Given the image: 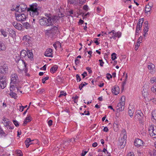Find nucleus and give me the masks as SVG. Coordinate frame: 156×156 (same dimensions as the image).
I'll use <instances>...</instances> for the list:
<instances>
[{"instance_id": "obj_54", "label": "nucleus", "mask_w": 156, "mask_h": 156, "mask_svg": "<svg viewBox=\"0 0 156 156\" xmlns=\"http://www.w3.org/2000/svg\"><path fill=\"white\" fill-rule=\"evenodd\" d=\"M99 61L100 62V65L101 66H103L104 64V62H103L102 60L99 59Z\"/></svg>"}, {"instance_id": "obj_9", "label": "nucleus", "mask_w": 156, "mask_h": 156, "mask_svg": "<svg viewBox=\"0 0 156 156\" xmlns=\"http://www.w3.org/2000/svg\"><path fill=\"white\" fill-rule=\"evenodd\" d=\"M143 143L141 140L138 138L136 139L134 141V144L137 147L143 146Z\"/></svg>"}, {"instance_id": "obj_63", "label": "nucleus", "mask_w": 156, "mask_h": 156, "mask_svg": "<svg viewBox=\"0 0 156 156\" xmlns=\"http://www.w3.org/2000/svg\"><path fill=\"white\" fill-rule=\"evenodd\" d=\"M155 129L154 130H153L152 132V134H154V135H156V127L155 126ZM152 136H153V134H152Z\"/></svg>"}, {"instance_id": "obj_25", "label": "nucleus", "mask_w": 156, "mask_h": 156, "mask_svg": "<svg viewBox=\"0 0 156 156\" xmlns=\"http://www.w3.org/2000/svg\"><path fill=\"white\" fill-rule=\"evenodd\" d=\"M151 5H146L145 6V12L147 13L148 12H150L151 10Z\"/></svg>"}, {"instance_id": "obj_3", "label": "nucleus", "mask_w": 156, "mask_h": 156, "mask_svg": "<svg viewBox=\"0 0 156 156\" xmlns=\"http://www.w3.org/2000/svg\"><path fill=\"white\" fill-rule=\"evenodd\" d=\"M58 30V27L56 26H53L50 29L45 30V33L47 35H49L51 34H55L57 33Z\"/></svg>"}, {"instance_id": "obj_50", "label": "nucleus", "mask_w": 156, "mask_h": 156, "mask_svg": "<svg viewBox=\"0 0 156 156\" xmlns=\"http://www.w3.org/2000/svg\"><path fill=\"white\" fill-rule=\"evenodd\" d=\"M107 79L109 80L111 78H112V76L109 73H107L106 74Z\"/></svg>"}, {"instance_id": "obj_36", "label": "nucleus", "mask_w": 156, "mask_h": 156, "mask_svg": "<svg viewBox=\"0 0 156 156\" xmlns=\"http://www.w3.org/2000/svg\"><path fill=\"white\" fill-rule=\"evenodd\" d=\"M19 7H17V5L16 6H13L12 7V11H15L16 12H18L17 10H18Z\"/></svg>"}, {"instance_id": "obj_2", "label": "nucleus", "mask_w": 156, "mask_h": 156, "mask_svg": "<svg viewBox=\"0 0 156 156\" xmlns=\"http://www.w3.org/2000/svg\"><path fill=\"white\" fill-rule=\"evenodd\" d=\"M121 135H123L122 137L119 138V145L121 148H123L125 146L126 143V130L123 129L122 130Z\"/></svg>"}, {"instance_id": "obj_16", "label": "nucleus", "mask_w": 156, "mask_h": 156, "mask_svg": "<svg viewBox=\"0 0 156 156\" xmlns=\"http://www.w3.org/2000/svg\"><path fill=\"white\" fill-rule=\"evenodd\" d=\"M122 98H123L124 99H125V97L124 96H122L121 99V101L117 104L118 107H122L124 106L125 102L124 101H122Z\"/></svg>"}, {"instance_id": "obj_8", "label": "nucleus", "mask_w": 156, "mask_h": 156, "mask_svg": "<svg viewBox=\"0 0 156 156\" xmlns=\"http://www.w3.org/2000/svg\"><path fill=\"white\" fill-rule=\"evenodd\" d=\"M19 82V78L16 74L12 75L10 85L17 84Z\"/></svg>"}, {"instance_id": "obj_40", "label": "nucleus", "mask_w": 156, "mask_h": 156, "mask_svg": "<svg viewBox=\"0 0 156 156\" xmlns=\"http://www.w3.org/2000/svg\"><path fill=\"white\" fill-rule=\"evenodd\" d=\"M73 14L74 13L73 12V10H71L68 12L67 14L68 16L73 17V16H72V15H73Z\"/></svg>"}, {"instance_id": "obj_48", "label": "nucleus", "mask_w": 156, "mask_h": 156, "mask_svg": "<svg viewBox=\"0 0 156 156\" xmlns=\"http://www.w3.org/2000/svg\"><path fill=\"white\" fill-rule=\"evenodd\" d=\"M44 90L43 89H39L37 90V93H38L41 94L43 93L44 91Z\"/></svg>"}, {"instance_id": "obj_6", "label": "nucleus", "mask_w": 156, "mask_h": 156, "mask_svg": "<svg viewBox=\"0 0 156 156\" xmlns=\"http://www.w3.org/2000/svg\"><path fill=\"white\" fill-rule=\"evenodd\" d=\"M8 66L6 64H4L0 66V73L2 74H5L8 73ZM1 76H5L4 75H2L0 74Z\"/></svg>"}, {"instance_id": "obj_15", "label": "nucleus", "mask_w": 156, "mask_h": 156, "mask_svg": "<svg viewBox=\"0 0 156 156\" xmlns=\"http://www.w3.org/2000/svg\"><path fill=\"white\" fill-rule=\"evenodd\" d=\"M147 89H144L142 91V94L144 98H147L148 99L149 97V95L147 93Z\"/></svg>"}, {"instance_id": "obj_23", "label": "nucleus", "mask_w": 156, "mask_h": 156, "mask_svg": "<svg viewBox=\"0 0 156 156\" xmlns=\"http://www.w3.org/2000/svg\"><path fill=\"white\" fill-rule=\"evenodd\" d=\"M31 117L30 116L27 117L23 122V125L25 126L27 122H30L31 121Z\"/></svg>"}, {"instance_id": "obj_1", "label": "nucleus", "mask_w": 156, "mask_h": 156, "mask_svg": "<svg viewBox=\"0 0 156 156\" xmlns=\"http://www.w3.org/2000/svg\"><path fill=\"white\" fill-rule=\"evenodd\" d=\"M28 11H30V15L33 17L32 23H35V21L39 22L40 24L45 27H50L54 25L59 20V17L52 15L51 14L45 13L46 17H42L40 19V8L36 3H33L30 5V8H28Z\"/></svg>"}, {"instance_id": "obj_42", "label": "nucleus", "mask_w": 156, "mask_h": 156, "mask_svg": "<svg viewBox=\"0 0 156 156\" xmlns=\"http://www.w3.org/2000/svg\"><path fill=\"white\" fill-rule=\"evenodd\" d=\"M90 14V13L89 12H88L87 14H84V13L82 12L80 14V15H82V16L83 17V19H84V17H85L86 16H89Z\"/></svg>"}, {"instance_id": "obj_57", "label": "nucleus", "mask_w": 156, "mask_h": 156, "mask_svg": "<svg viewBox=\"0 0 156 156\" xmlns=\"http://www.w3.org/2000/svg\"><path fill=\"white\" fill-rule=\"evenodd\" d=\"M52 121L51 120H49L48 122V124L49 126H50L52 125Z\"/></svg>"}, {"instance_id": "obj_44", "label": "nucleus", "mask_w": 156, "mask_h": 156, "mask_svg": "<svg viewBox=\"0 0 156 156\" xmlns=\"http://www.w3.org/2000/svg\"><path fill=\"white\" fill-rule=\"evenodd\" d=\"M12 121L16 127H17L19 126V125L18 124V122L16 120H13Z\"/></svg>"}, {"instance_id": "obj_34", "label": "nucleus", "mask_w": 156, "mask_h": 156, "mask_svg": "<svg viewBox=\"0 0 156 156\" xmlns=\"http://www.w3.org/2000/svg\"><path fill=\"white\" fill-rule=\"evenodd\" d=\"M80 114L82 115H90V113L88 111H86V110H84L83 112H80Z\"/></svg>"}, {"instance_id": "obj_43", "label": "nucleus", "mask_w": 156, "mask_h": 156, "mask_svg": "<svg viewBox=\"0 0 156 156\" xmlns=\"http://www.w3.org/2000/svg\"><path fill=\"white\" fill-rule=\"evenodd\" d=\"M49 78V77L48 76L43 78L42 79V83H45V81L47 80H48Z\"/></svg>"}, {"instance_id": "obj_19", "label": "nucleus", "mask_w": 156, "mask_h": 156, "mask_svg": "<svg viewBox=\"0 0 156 156\" xmlns=\"http://www.w3.org/2000/svg\"><path fill=\"white\" fill-rule=\"evenodd\" d=\"M34 141L33 140H31L30 138H27L25 142V143L27 148L29 147L30 145V143Z\"/></svg>"}, {"instance_id": "obj_37", "label": "nucleus", "mask_w": 156, "mask_h": 156, "mask_svg": "<svg viewBox=\"0 0 156 156\" xmlns=\"http://www.w3.org/2000/svg\"><path fill=\"white\" fill-rule=\"evenodd\" d=\"M116 54L115 53H113L112 54V59L113 60H114L116 58Z\"/></svg>"}, {"instance_id": "obj_22", "label": "nucleus", "mask_w": 156, "mask_h": 156, "mask_svg": "<svg viewBox=\"0 0 156 156\" xmlns=\"http://www.w3.org/2000/svg\"><path fill=\"white\" fill-rule=\"evenodd\" d=\"M58 68V66L57 65H54L50 69V72L52 73H55L57 70Z\"/></svg>"}, {"instance_id": "obj_47", "label": "nucleus", "mask_w": 156, "mask_h": 156, "mask_svg": "<svg viewBox=\"0 0 156 156\" xmlns=\"http://www.w3.org/2000/svg\"><path fill=\"white\" fill-rule=\"evenodd\" d=\"M76 77L77 82H80L81 80L80 77L78 74L76 75Z\"/></svg>"}, {"instance_id": "obj_45", "label": "nucleus", "mask_w": 156, "mask_h": 156, "mask_svg": "<svg viewBox=\"0 0 156 156\" xmlns=\"http://www.w3.org/2000/svg\"><path fill=\"white\" fill-rule=\"evenodd\" d=\"M148 27H144V33H147L148 31Z\"/></svg>"}, {"instance_id": "obj_55", "label": "nucleus", "mask_w": 156, "mask_h": 156, "mask_svg": "<svg viewBox=\"0 0 156 156\" xmlns=\"http://www.w3.org/2000/svg\"><path fill=\"white\" fill-rule=\"evenodd\" d=\"M75 62L76 65H77L80 63V60L76 58L75 60Z\"/></svg>"}, {"instance_id": "obj_52", "label": "nucleus", "mask_w": 156, "mask_h": 156, "mask_svg": "<svg viewBox=\"0 0 156 156\" xmlns=\"http://www.w3.org/2000/svg\"><path fill=\"white\" fill-rule=\"evenodd\" d=\"M83 9L86 11H87L88 10V6L87 5H84L83 6Z\"/></svg>"}, {"instance_id": "obj_5", "label": "nucleus", "mask_w": 156, "mask_h": 156, "mask_svg": "<svg viewBox=\"0 0 156 156\" xmlns=\"http://www.w3.org/2000/svg\"><path fill=\"white\" fill-rule=\"evenodd\" d=\"M7 78L5 76H0V90L4 89L6 86Z\"/></svg>"}, {"instance_id": "obj_31", "label": "nucleus", "mask_w": 156, "mask_h": 156, "mask_svg": "<svg viewBox=\"0 0 156 156\" xmlns=\"http://www.w3.org/2000/svg\"><path fill=\"white\" fill-rule=\"evenodd\" d=\"M7 121H6L5 122H4L5 123V124H4V126L6 127L7 128V129H8V126L9 125H11V124L12 123L11 122L8 120V119H7Z\"/></svg>"}, {"instance_id": "obj_28", "label": "nucleus", "mask_w": 156, "mask_h": 156, "mask_svg": "<svg viewBox=\"0 0 156 156\" xmlns=\"http://www.w3.org/2000/svg\"><path fill=\"white\" fill-rule=\"evenodd\" d=\"M127 77H128L127 75V74H126V76H125V77H126L125 79V80L122 83V89H123L124 87V86H125V85H126V82L127 80Z\"/></svg>"}, {"instance_id": "obj_39", "label": "nucleus", "mask_w": 156, "mask_h": 156, "mask_svg": "<svg viewBox=\"0 0 156 156\" xmlns=\"http://www.w3.org/2000/svg\"><path fill=\"white\" fill-rule=\"evenodd\" d=\"M151 90L153 92L156 93V84L154 85L153 87L151 88Z\"/></svg>"}, {"instance_id": "obj_11", "label": "nucleus", "mask_w": 156, "mask_h": 156, "mask_svg": "<svg viewBox=\"0 0 156 156\" xmlns=\"http://www.w3.org/2000/svg\"><path fill=\"white\" fill-rule=\"evenodd\" d=\"M112 91L115 95H117L119 93V88L118 86H115L112 89Z\"/></svg>"}, {"instance_id": "obj_14", "label": "nucleus", "mask_w": 156, "mask_h": 156, "mask_svg": "<svg viewBox=\"0 0 156 156\" xmlns=\"http://www.w3.org/2000/svg\"><path fill=\"white\" fill-rule=\"evenodd\" d=\"M17 87L18 86L16 84H12V85H10V91H13L15 93L17 92V90H18V89L17 88Z\"/></svg>"}, {"instance_id": "obj_60", "label": "nucleus", "mask_w": 156, "mask_h": 156, "mask_svg": "<svg viewBox=\"0 0 156 156\" xmlns=\"http://www.w3.org/2000/svg\"><path fill=\"white\" fill-rule=\"evenodd\" d=\"M27 37H28V36L27 35H25L23 37V40H24L25 41H27Z\"/></svg>"}, {"instance_id": "obj_10", "label": "nucleus", "mask_w": 156, "mask_h": 156, "mask_svg": "<svg viewBox=\"0 0 156 156\" xmlns=\"http://www.w3.org/2000/svg\"><path fill=\"white\" fill-rule=\"evenodd\" d=\"M148 68L150 70V73L151 74H153L155 72V66L153 64L150 63L148 65Z\"/></svg>"}, {"instance_id": "obj_17", "label": "nucleus", "mask_w": 156, "mask_h": 156, "mask_svg": "<svg viewBox=\"0 0 156 156\" xmlns=\"http://www.w3.org/2000/svg\"><path fill=\"white\" fill-rule=\"evenodd\" d=\"M6 45L2 41H0V51H5L6 49Z\"/></svg>"}, {"instance_id": "obj_35", "label": "nucleus", "mask_w": 156, "mask_h": 156, "mask_svg": "<svg viewBox=\"0 0 156 156\" xmlns=\"http://www.w3.org/2000/svg\"><path fill=\"white\" fill-rule=\"evenodd\" d=\"M128 112L129 115L131 117L133 115L134 112V110L133 109H132V110L129 109Z\"/></svg>"}, {"instance_id": "obj_21", "label": "nucleus", "mask_w": 156, "mask_h": 156, "mask_svg": "<svg viewBox=\"0 0 156 156\" xmlns=\"http://www.w3.org/2000/svg\"><path fill=\"white\" fill-rule=\"evenodd\" d=\"M23 26L27 30L31 29V25L28 22H25L23 23Z\"/></svg>"}, {"instance_id": "obj_58", "label": "nucleus", "mask_w": 156, "mask_h": 156, "mask_svg": "<svg viewBox=\"0 0 156 156\" xmlns=\"http://www.w3.org/2000/svg\"><path fill=\"white\" fill-rule=\"evenodd\" d=\"M43 142L44 143V145L47 144L48 143V141H47V139H45L44 140H43Z\"/></svg>"}, {"instance_id": "obj_12", "label": "nucleus", "mask_w": 156, "mask_h": 156, "mask_svg": "<svg viewBox=\"0 0 156 156\" xmlns=\"http://www.w3.org/2000/svg\"><path fill=\"white\" fill-rule=\"evenodd\" d=\"M52 52V49H48L46 51L44 55L47 57H52L53 56Z\"/></svg>"}, {"instance_id": "obj_59", "label": "nucleus", "mask_w": 156, "mask_h": 156, "mask_svg": "<svg viewBox=\"0 0 156 156\" xmlns=\"http://www.w3.org/2000/svg\"><path fill=\"white\" fill-rule=\"evenodd\" d=\"M86 69L88 71L89 73H92V70L90 69V68L89 67H87L86 68Z\"/></svg>"}, {"instance_id": "obj_26", "label": "nucleus", "mask_w": 156, "mask_h": 156, "mask_svg": "<svg viewBox=\"0 0 156 156\" xmlns=\"http://www.w3.org/2000/svg\"><path fill=\"white\" fill-rule=\"evenodd\" d=\"M0 32L2 35L4 37L7 36L8 33L6 32L3 29H1L0 30Z\"/></svg>"}, {"instance_id": "obj_41", "label": "nucleus", "mask_w": 156, "mask_h": 156, "mask_svg": "<svg viewBox=\"0 0 156 156\" xmlns=\"http://www.w3.org/2000/svg\"><path fill=\"white\" fill-rule=\"evenodd\" d=\"M124 110V108H117L116 112L117 113L119 112L120 111H122Z\"/></svg>"}, {"instance_id": "obj_4", "label": "nucleus", "mask_w": 156, "mask_h": 156, "mask_svg": "<svg viewBox=\"0 0 156 156\" xmlns=\"http://www.w3.org/2000/svg\"><path fill=\"white\" fill-rule=\"evenodd\" d=\"M15 17L16 20L18 21H23L27 18V15L25 14L19 13L15 14Z\"/></svg>"}, {"instance_id": "obj_61", "label": "nucleus", "mask_w": 156, "mask_h": 156, "mask_svg": "<svg viewBox=\"0 0 156 156\" xmlns=\"http://www.w3.org/2000/svg\"><path fill=\"white\" fill-rule=\"evenodd\" d=\"M18 23H17L16 22H13L12 23V25L15 27L18 24Z\"/></svg>"}, {"instance_id": "obj_51", "label": "nucleus", "mask_w": 156, "mask_h": 156, "mask_svg": "<svg viewBox=\"0 0 156 156\" xmlns=\"http://www.w3.org/2000/svg\"><path fill=\"white\" fill-rule=\"evenodd\" d=\"M0 134L2 135V136H4L5 137L7 135V134L5 133L4 131H2L0 133Z\"/></svg>"}, {"instance_id": "obj_49", "label": "nucleus", "mask_w": 156, "mask_h": 156, "mask_svg": "<svg viewBox=\"0 0 156 156\" xmlns=\"http://www.w3.org/2000/svg\"><path fill=\"white\" fill-rule=\"evenodd\" d=\"M151 82L152 83H153L154 82L156 83V78H152L151 80Z\"/></svg>"}, {"instance_id": "obj_29", "label": "nucleus", "mask_w": 156, "mask_h": 156, "mask_svg": "<svg viewBox=\"0 0 156 156\" xmlns=\"http://www.w3.org/2000/svg\"><path fill=\"white\" fill-rule=\"evenodd\" d=\"M22 27L23 26L22 25L18 23L15 27V28L19 30H22Z\"/></svg>"}, {"instance_id": "obj_20", "label": "nucleus", "mask_w": 156, "mask_h": 156, "mask_svg": "<svg viewBox=\"0 0 156 156\" xmlns=\"http://www.w3.org/2000/svg\"><path fill=\"white\" fill-rule=\"evenodd\" d=\"M142 25H137L136 28V34L137 35L139 33V31L141 30Z\"/></svg>"}, {"instance_id": "obj_46", "label": "nucleus", "mask_w": 156, "mask_h": 156, "mask_svg": "<svg viewBox=\"0 0 156 156\" xmlns=\"http://www.w3.org/2000/svg\"><path fill=\"white\" fill-rule=\"evenodd\" d=\"M66 92H64L63 91H61V94L58 96L59 97H61L62 96H65L66 95Z\"/></svg>"}, {"instance_id": "obj_64", "label": "nucleus", "mask_w": 156, "mask_h": 156, "mask_svg": "<svg viewBox=\"0 0 156 156\" xmlns=\"http://www.w3.org/2000/svg\"><path fill=\"white\" fill-rule=\"evenodd\" d=\"M87 152V151H83L81 153V156H84Z\"/></svg>"}, {"instance_id": "obj_62", "label": "nucleus", "mask_w": 156, "mask_h": 156, "mask_svg": "<svg viewBox=\"0 0 156 156\" xmlns=\"http://www.w3.org/2000/svg\"><path fill=\"white\" fill-rule=\"evenodd\" d=\"M144 27H148V22L147 21H146L144 23Z\"/></svg>"}, {"instance_id": "obj_56", "label": "nucleus", "mask_w": 156, "mask_h": 156, "mask_svg": "<svg viewBox=\"0 0 156 156\" xmlns=\"http://www.w3.org/2000/svg\"><path fill=\"white\" fill-rule=\"evenodd\" d=\"M21 88L22 87H19L18 86L17 88V89H18V90H17V92H18L19 91L21 93H22V91L21 90Z\"/></svg>"}, {"instance_id": "obj_33", "label": "nucleus", "mask_w": 156, "mask_h": 156, "mask_svg": "<svg viewBox=\"0 0 156 156\" xmlns=\"http://www.w3.org/2000/svg\"><path fill=\"white\" fill-rule=\"evenodd\" d=\"M152 114L153 118L154 120H156V110L153 111Z\"/></svg>"}, {"instance_id": "obj_53", "label": "nucleus", "mask_w": 156, "mask_h": 156, "mask_svg": "<svg viewBox=\"0 0 156 156\" xmlns=\"http://www.w3.org/2000/svg\"><path fill=\"white\" fill-rule=\"evenodd\" d=\"M141 113H140L139 112L138 113L136 114L135 117H137L138 119H140V118H138V117H141V116H142V115H141Z\"/></svg>"}, {"instance_id": "obj_38", "label": "nucleus", "mask_w": 156, "mask_h": 156, "mask_svg": "<svg viewBox=\"0 0 156 156\" xmlns=\"http://www.w3.org/2000/svg\"><path fill=\"white\" fill-rule=\"evenodd\" d=\"M63 80H64V78H63V77H61L59 76H58L57 80L58 82H63Z\"/></svg>"}, {"instance_id": "obj_7", "label": "nucleus", "mask_w": 156, "mask_h": 156, "mask_svg": "<svg viewBox=\"0 0 156 156\" xmlns=\"http://www.w3.org/2000/svg\"><path fill=\"white\" fill-rule=\"evenodd\" d=\"M31 5H30V6ZM17 7H19L18 10H17L18 12L20 13L24 11L26 9H27V11H29V12L30 13V11H28V8H30H30H27V5L24 3H22L20 4V5H17Z\"/></svg>"}, {"instance_id": "obj_30", "label": "nucleus", "mask_w": 156, "mask_h": 156, "mask_svg": "<svg viewBox=\"0 0 156 156\" xmlns=\"http://www.w3.org/2000/svg\"><path fill=\"white\" fill-rule=\"evenodd\" d=\"M9 34L10 36L13 38L15 37L16 36V32L13 30H10Z\"/></svg>"}, {"instance_id": "obj_24", "label": "nucleus", "mask_w": 156, "mask_h": 156, "mask_svg": "<svg viewBox=\"0 0 156 156\" xmlns=\"http://www.w3.org/2000/svg\"><path fill=\"white\" fill-rule=\"evenodd\" d=\"M9 94L12 98L14 99H16L17 97V94L13 91H10Z\"/></svg>"}, {"instance_id": "obj_27", "label": "nucleus", "mask_w": 156, "mask_h": 156, "mask_svg": "<svg viewBox=\"0 0 156 156\" xmlns=\"http://www.w3.org/2000/svg\"><path fill=\"white\" fill-rule=\"evenodd\" d=\"M27 55L28 58H32L33 56V55L32 51L30 50H29L27 51Z\"/></svg>"}, {"instance_id": "obj_32", "label": "nucleus", "mask_w": 156, "mask_h": 156, "mask_svg": "<svg viewBox=\"0 0 156 156\" xmlns=\"http://www.w3.org/2000/svg\"><path fill=\"white\" fill-rule=\"evenodd\" d=\"M154 125H151L148 128V130L150 135H151V132L152 130H153L152 129H154Z\"/></svg>"}, {"instance_id": "obj_13", "label": "nucleus", "mask_w": 156, "mask_h": 156, "mask_svg": "<svg viewBox=\"0 0 156 156\" xmlns=\"http://www.w3.org/2000/svg\"><path fill=\"white\" fill-rule=\"evenodd\" d=\"M112 34L113 35L118 37V38L120 37L121 36L122 33L120 31H118L117 32H115L114 30H112L110 32H108V34Z\"/></svg>"}, {"instance_id": "obj_18", "label": "nucleus", "mask_w": 156, "mask_h": 156, "mask_svg": "<svg viewBox=\"0 0 156 156\" xmlns=\"http://www.w3.org/2000/svg\"><path fill=\"white\" fill-rule=\"evenodd\" d=\"M27 52L25 50L22 51L20 53V58L23 59V58H24L27 55Z\"/></svg>"}]
</instances>
